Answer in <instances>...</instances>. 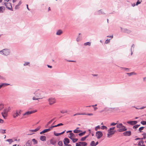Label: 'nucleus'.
Segmentation results:
<instances>
[{"instance_id":"nucleus-9","label":"nucleus","mask_w":146,"mask_h":146,"mask_svg":"<svg viewBox=\"0 0 146 146\" xmlns=\"http://www.w3.org/2000/svg\"><path fill=\"white\" fill-rule=\"evenodd\" d=\"M127 123L130 125H133L137 124V121H127Z\"/></svg>"},{"instance_id":"nucleus-45","label":"nucleus","mask_w":146,"mask_h":146,"mask_svg":"<svg viewBox=\"0 0 146 146\" xmlns=\"http://www.w3.org/2000/svg\"><path fill=\"white\" fill-rule=\"evenodd\" d=\"M72 140L73 143H75L78 141V139L77 138L76 139L75 138H74L73 139H72Z\"/></svg>"},{"instance_id":"nucleus-64","label":"nucleus","mask_w":146,"mask_h":146,"mask_svg":"<svg viewBox=\"0 0 146 146\" xmlns=\"http://www.w3.org/2000/svg\"><path fill=\"white\" fill-rule=\"evenodd\" d=\"M64 146H71V145L70 144H64Z\"/></svg>"},{"instance_id":"nucleus-12","label":"nucleus","mask_w":146,"mask_h":146,"mask_svg":"<svg viewBox=\"0 0 146 146\" xmlns=\"http://www.w3.org/2000/svg\"><path fill=\"white\" fill-rule=\"evenodd\" d=\"M68 137L71 140L72 139L75 138L76 137L75 135L73 133H70L69 134Z\"/></svg>"},{"instance_id":"nucleus-41","label":"nucleus","mask_w":146,"mask_h":146,"mask_svg":"<svg viewBox=\"0 0 146 146\" xmlns=\"http://www.w3.org/2000/svg\"><path fill=\"white\" fill-rule=\"evenodd\" d=\"M141 0H138L136 3V5H137L139 4H140L141 3Z\"/></svg>"},{"instance_id":"nucleus-32","label":"nucleus","mask_w":146,"mask_h":146,"mask_svg":"<svg viewBox=\"0 0 146 146\" xmlns=\"http://www.w3.org/2000/svg\"><path fill=\"white\" fill-rule=\"evenodd\" d=\"M32 112H31V111H28L26 112L25 113H24L23 114V115L24 116L26 115H29L31 114H32Z\"/></svg>"},{"instance_id":"nucleus-40","label":"nucleus","mask_w":146,"mask_h":146,"mask_svg":"<svg viewBox=\"0 0 146 146\" xmlns=\"http://www.w3.org/2000/svg\"><path fill=\"white\" fill-rule=\"evenodd\" d=\"M32 141L35 144H36L37 143V141L35 139H33Z\"/></svg>"},{"instance_id":"nucleus-56","label":"nucleus","mask_w":146,"mask_h":146,"mask_svg":"<svg viewBox=\"0 0 146 146\" xmlns=\"http://www.w3.org/2000/svg\"><path fill=\"white\" fill-rule=\"evenodd\" d=\"M85 114H83V115H93V114L92 113H85Z\"/></svg>"},{"instance_id":"nucleus-1","label":"nucleus","mask_w":146,"mask_h":146,"mask_svg":"<svg viewBox=\"0 0 146 146\" xmlns=\"http://www.w3.org/2000/svg\"><path fill=\"white\" fill-rule=\"evenodd\" d=\"M35 96L39 99H42L45 97V92L40 89L36 90L34 93Z\"/></svg>"},{"instance_id":"nucleus-35","label":"nucleus","mask_w":146,"mask_h":146,"mask_svg":"<svg viewBox=\"0 0 146 146\" xmlns=\"http://www.w3.org/2000/svg\"><path fill=\"white\" fill-rule=\"evenodd\" d=\"M91 42H87L84 43V46H90L91 45Z\"/></svg>"},{"instance_id":"nucleus-63","label":"nucleus","mask_w":146,"mask_h":146,"mask_svg":"<svg viewBox=\"0 0 146 146\" xmlns=\"http://www.w3.org/2000/svg\"><path fill=\"white\" fill-rule=\"evenodd\" d=\"M37 111V110H33V111H31V112H32V113H35V112H36Z\"/></svg>"},{"instance_id":"nucleus-34","label":"nucleus","mask_w":146,"mask_h":146,"mask_svg":"<svg viewBox=\"0 0 146 146\" xmlns=\"http://www.w3.org/2000/svg\"><path fill=\"white\" fill-rule=\"evenodd\" d=\"M55 119V118H53V119H51L50 121H49L47 123L46 125L45 126L46 127H47V126L50 124Z\"/></svg>"},{"instance_id":"nucleus-10","label":"nucleus","mask_w":146,"mask_h":146,"mask_svg":"<svg viewBox=\"0 0 146 146\" xmlns=\"http://www.w3.org/2000/svg\"><path fill=\"white\" fill-rule=\"evenodd\" d=\"M123 134L125 136H130L131 134V132L130 131H126L124 132Z\"/></svg>"},{"instance_id":"nucleus-42","label":"nucleus","mask_w":146,"mask_h":146,"mask_svg":"<svg viewBox=\"0 0 146 146\" xmlns=\"http://www.w3.org/2000/svg\"><path fill=\"white\" fill-rule=\"evenodd\" d=\"M142 135H143V138H141V139H145L146 138V133H144Z\"/></svg>"},{"instance_id":"nucleus-25","label":"nucleus","mask_w":146,"mask_h":146,"mask_svg":"<svg viewBox=\"0 0 146 146\" xmlns=\"http://www.w3.org/2000/svg\"><path fill=\"white\" fill-rule=\"evenodd\" d=\"M9 109H5L4 110L3 113V114H7V112L9 111Z\"/></svg>"},{"instance_id":"nucleus-20","label":"nucleus","mask_w":146,"mask_h":146,"mask_svg":"<svg viewBox=\"0 0 146 146\" xmlns=\"http://www.w3.org/2000/svg\"><path fill=\"white\" fill-rule=\"evenodd\" d=\"M62 33V31L61 30H59L57 31L56 34L57 35H60Z\"/></svg>"},{"instance_id":"nucleus-49","label":"nucleus","mask_w":146,"mask_h":146,"mask_svg":"<svg viewBox=\"0 0 146 146\" xmlns=\"http://www.w3.org/2000/svg\"><path fill=\"white\" fill-rule=\"evenodd\" d=\"M54 134L56 136H58L60 135V133H57L55 132V131L54 132Z\"/></svg>"},{"instance_id":"nucleus-55","label":"nucleus","mask_w":146,"mask_h":146,"mask_svg":"<svg viewBox=\"0 0 146 146\" xmlns=\"http://www.w3.org/2000/svg\"><path fill=\"white\" fill-rule=\"evenodd\" d=\"M117 124V123H115L113 122V123H111L110 124V125L111 126H114V125H115Z\"/></svg>"},{"instance_id":"nucleus-22","label":"nucleus","mask_w":146,"mask_h":146,"mask_svg":"<svg viewBox=\"0 0 146 146\" xmlns=\"http://www.w3.org/2000/svg\"><path fill=\"white\" fill-rule=\"evenodd\" d=\"M49 131V129H44V130H43V131H42L40 132V134H41L43 133H46V132H48Z\"/></svg>"},{"instance_id":"nucleus-54","label":"nucleus","mask_w":146,"mask_h":146,"mask_svg":"<svg viewBox=\"0 0 146 146\" xmlns=\"http://www.w3.org/2000/svg\"><path fill=\"white\" fill-rule=\"evenodd\" d=\"M82 114H85V113H77L75 114H74L73 115L74 116H75V115H81Z\"/></svg>"},{"instance_id":"nucleus-7","label":"nucleus","mask_w":146,"mask_h":146,"mask_svg":"<svg viewBox=\"0 0 146 146\" xmlns=\"http://www.w3.org/2000/svg\"><path fill=\"white\" fill-rule=\"evenodd\" d=\"M87 145V143L86 142H79L76 143V146H86Z\"/></svg>"},{"instance_id":"nucleus-2","label":"nucleus","mask_w":146,"mask_h":146,"mask_svg":"<svg viewBox=\"0 0 146 146\" xmlns=\"http://www.w3.org/2000/svg\"><path fill=\"white\" fill-rule=\"evenodd\" d=\"M3 55L5 56H7L10 54L11 51L10 49L8 48L3 49Z\"/></svg>"},{"instance_id":"nucleus-6","label":"nucleus","mask_w":146,"mask_h":146,"mask_svg":"<svg viewBox=\"0 0 146 146\" xmlns=\"http://www.w3.org/2000/svg\"><path fill=\"white\" fill-rule=\"evenodd\" d=\"M103 135V133L101 131H97L96 133V136L98 139H100Z\"/></svg>"},{"instance_id":"nucleus-24","label":"nucleus","mask_w":146,"mask_h":146,"mask_svg":"<svg viewBox=\"0 0 146 146\" xmlns=\"http://www.w3.org/2000/svg\"><path fill=\"white\" fill-rule=\"evenodd\" d=\"M22 2L21 1H20L18 3V4L16 5L15 9H18L19 8V6L21 5V4Z\"/></svg>"},{"instance_id":"nucleus-46","label":"nucleus","mask_w":146,"mask_h":146,"mask_svg":"<svg viewBox=\"0 0 146 146\" xmlns=\"http://www.w3.org/2000/svg\"><path fill=\"white\" fill-rule=\"evenodd\" d=\"M101 129H107V127L106 126H105L104 125H103V126H102V127H101Z\"/></svg>"},{"instance_id":"nucleus-4","label":"nucleus","mask_w":146,"mask_h":146,"mask_svg":"<svg viewBox=\"0 0 146 146\" xmlns=\"http://www.w3.org/2000/svg\"><path fill=\"white\" fill-rule=\"evenodd\" d=\"M48 101L49 105H51L55 103L56 100L54 98L51 97L48 99Z\"/></svg>"},{"instance_id":"nucleus-57","label":"nucleus","mask_w":146,"mask_h":146,"mask_svg":"<svg viewBox=\"0 0 146 146\" xmlns=\"http://www.w3.org/2000/svg\"><path fill=\"white\" fill-rule=\"evenodd\" d=\"M85 138V137H84L82 138L81 139V140L82 141H85L86 139Z\"/></svg>"},{"instance_id":"nucleus-62","label":"nucleus","mask_w":146,"mask_h":146,"mask_svg":"<svg viewBox=\"0 0 146 146\" xmlns=\"http://www.w3.org/2000/svg\"><path fill=\"white\" fill-rule=\"evenodd\" d=\"M143 80L144 82H146V76L143 78Z\"/></svg>"},{"instance_id":"nucleus-39","label":"nucleus","mask_w":146,"mask_h":146,"mask_svg":"<svg viewBox=\"0 0 146 146\" xmlns=\"http://www.w3.org/2000/svg\"><path fill=\"white\" fill-rule=\"evenodd\" d=\"M5 130L2 129H0V133L4 134L5 133Z\"/></svg>"},{"instance_id":"nucleus-33","label":"nucleus","mask_w":146,"mask_h":146,"mask_svg":"<svg viewBox=\"0 0 146 146\" xmlns=\"http://www.w3.org/2000/svg\"><path fill=\"white\" fill-rule=\"evenodd\" d=\"M6 141H8L9 142V144H11L13 142V141L12 139H7Z\"/></svg>"},{"instance_id":"nucleus-21","label":"nucleus","mask_w":146,"mask_h":146,"mask_svg":"<svg viewBox=\"0 0 146 146\" xmlns=\"http://www.w3.org/2000/svg\"><path fill=\"white\" fill-rule=\"evenodd\" d=\"M32 144L31 141L29 140L28 141L27 143H26L25 145L26 146H31V145Z\"/></svg>"},{"instance_id":"nucleus-27","label":"nucleus","mask_w":146,"mask_h":146,"mask_svg":"<svg viewBox=\"0 0 146 146\" xmlns=\"http://www.w3.org/2000/svg\"><path fill=\"white\" fill-rule=\"evenodd\" d=\"M127 75L128 76H131V75H137V74L136 73H135V72H130V73H127Z\"/></svg>"},{"instance_id":"nucleus-28","label":"nucleus","mask_w":146,"mask_h":146,"mask_svg":"<svg viewBox=\"0 0 146 146\" xmlns=\"http://www.w3.org/2000/svg\"><path fill=\"white\" fill-rule=\"evenodd\" d=\"M4 7L3 6L0 7V13H2L3 12L4 10Z\"/></svg>"},{"instance_id":"nucleus-8","label":"nucleus","mask_w":146,"mask_h":146,"mask_svg":"<svg viewBox=\"0 0 146 146\" xmlns=\"http://www.w3.org/2000/svg\"><path fill=\"white\" fill-rule=\"evenodd\" d=\"M108 133L107 134V137H110V135H112L114 134L115 131H108Z\"/></svg>"},{"instance_id":"nucleus-11","label":"nucleus","mask_w":146,"mask_h":146,"mask_svg":"<svg viewBox=\"0 0 146 146\" xmlns=\"http://www.w3.org/2000/svg\"><path fill=\"white\" fill-rule=\"evenodd\" d=\"M121 31L123 32L126 33H129L131 32V31L126 29H123L121 27Z\"/></svg>"},{"instance_id":"nucleus-59","label":"nucleus","mask_w":146,"mask_h":146,"mask_svg":"<svg viewBox=\"0 0 146 146\" xmlns=\"http://www.w3.org/2000/svg\"><path fill=\"white\" fill-rule=\"evenodd\" d=\"M3 49L1 50H0V54H1L3 55Z\"/></svg>"},{"instance_id":"nucleus-37","label":"nucleus","mask_w":146,"mask_h":146,"mask_svg":"<svg viewBox=\"0 0 146 146\" xmlns=\"http://www.w3.org/2000/svg\"><path fill=\"white\" fill-rule=\"evenodd\" d=\"M23 66H30V62H25L23 64Z\"/></svg>"},{"instance_id":"nucleus-17","label":"nucleus","mask_w":146,"mask_h":146,"mask_svg":"<svg viewBox=\"0 0 146 146\" xmlns=\"http://www.w3.org/2000/svg\"><path fill=\"white\" fill-rule=\"evenodd\" d=\"M41 128V127L40 126H38L36 129L34 130H30V131L31 132L33 133L34 132H36L39 130Z\"/></svg>"},{"instance_id":"nucleus-47","label":"nucleus","mask_w":146,"mask_h":146,"mask_svg":"<svg viewBox=\"0 0 146 146\" xmlns=\"http://www.w3.org/2000/svg\"><path fill=\"white\" fill-rule=\"evenodd\" d=\"M58 144L60 146H62L63 144L62 141H59L58 143Z\"/></svg>"},{"instance_id":"nucleus-58","label":"nucleus","mask_w":146,"mask_h":146,"mask_svg":"<svg viewBox=\"0 0 146 146\" xmlns=\"http://www.w3.org/2000/svg\"><path fill=\"white\" fill-rule=\"evenodd\" d=\"M33 100H38V99H39V98H36L35 97V96H34L33 98Z\"/></svg>"},{"instance_id":"nucleus-18","label":"nucleus","mask_w":146,"mask_h":146,"mask_svg":"<svg viewBox=\"0 0 146 146\" xmlns=\"http://www.w3.org/2000/svg\"><path fill=\"white\" fill-rule=\"evenodd\" d=\"M97 14L98 15H101L102 14H105V13L102 10H100L97 11Z\"/></svg>"},{"instance_id":"nucleus-44","label":"nucleus","mask_w":146,"mask_h":146,"mask_svg":"<svg viewBox=\"0 0 146 146\" xmlns=\"http://www.w3.org/2000/svg\"><path fill=\"white\" fill-rule=\"evenodd\" d=\"M60 112L61 113H66L67 112V110H61L60 111Z\"/></svg>"},{"instance_id":"nucleus-16","label":"nucleus","mask_w":146,"mask_h":146,"mask_svg":"<svg viewBox=\"0 0 146 146\" xmlns=\"http://www.w3.org/2000/svg\"><path fill=\"white\" fill-rule=\"evenodd\" d=\"M81 35V34L79 33L78 34V35L76 38V41L78 42L82 40V37L80 35Z\"/></svg>"},{"instance_id":"nucleus-38","label":"nucleus","mask_w":146,"mask_h":146,"mask_svg":"<svg viewBox=\"0 0 146 146\" xmlns=\"http://www.w3.org/2000/svg\"><path fill=\"white\" fill-rule=\"evenodd\" d=\"M86 133V131H84L78 134V135L79 136H82L84 135Z\"/></svg>"},{"instance_id":"nucleus-31","label":"nucleus","mask_w":146,"mask_h":146,"mask_svg":"<svg viewBox=\"0 0 146 146\" xmlns=\"http://www.w3.org/2000/svg\"><path fill=\"white\" fill-rule=\"evenodd\" d=\"M82 131L80 130H78L77 129H76L74 130L73 131L75 133H79L81 132Z\"/></svg>"},{"instance_id":"nucleus-19","label":"nucleus","mask_w":146,"mask_h":146,"mask_svg":"<svg viewBox=\"0 0 146 146\" xmlns=\"http://www.w3.org/2000/svg\"><path fill=\"white\" fill-rule=\"evenodd\" d=\"M40 139L42 141H46V137L45 136H41L40 137Z\"/></svg>"},{"instance_id":"nucleus-36","label":"nucleus","mask_w":146,"mask_h":146,"mask_svg":"<svg viewBox=\"0 0 146 146\" xmlns=\"http://www.w3.org/2000/svg\"><path fill=\"white\" fill-rule=\"evenodd\" d=\"M91 146H96L95 143L94 141H92L90 143Z\"/></svg>"},{"instance_id":"nucleus-60","label":"nucleus","mask_w":146,"mask_h":146,"mask_svg":"<svg viewBox=\"0 0 146 146\" xmlns=\"http://www.w3.org/2000/svg\"><path fill=\"white\" fill-rule=\"evenodd\" d=\"M138 128L137 125H135L133 127V128L134 129H136Z\"/></svg>"},{"instance_id":"nucleus-23","label":"nucleus","mask_w":146,"mask_h":146,"mask_svg":"<svg viewBox=\"0 0 146 146\" xmlns=\"http://www.w3.org/2000/svg\"><path fill=\"white\" fill-rule=\"evenodd\" d=\"M144 141H140L138 143L139 146H145V145H143Z\"/></svg>"},{"instance_id":"nucleus-29","label":"nucleus","mask_w":146,"mask_h":146,"mask_svg":"<svg viewBox=\"0 0 146 146\" xmlns=\"http://www.w3.org/2000/svg\"><path fill=\"white\" fill-rule=\"evenodd\" d=\"M135 47V45L134 44H133L131 46V55H132L133 54L132 49H133V50Z\"/></svg>"},{"instance_id":"nucleus-53","label":"nucleus","mask_w":146,"mask_h":146,"mask_svg":"<svg viewBox=\"0 0 146 146\" xmlns=\"http://www.w3.org/2000/svg\"><path fill=\"white\" fill-rule=\"evenodd\" d=\"M110 42V39H109V40L107 39L106 40L105 43L106 44H107L109 43Z\"/></svg>"},{"instance_id":"nucleus-13","label":"nucleus","mask_w":146,"mask_h":146,"mask_svg":"<svg viewBox=\"0 0 146 146\" xmlns=\"http://www.w3.org/2000/svg\"><path fill=\"white\" fill-rule=\"evenodd\" d=\"M127 130V129L126 128V127L124 126V127H121L120 129H118V131L119 132H121L126 131Z\"/></svg>"},{"instance_id":"nucleus-48","label":"nucleus","mask_w":146,"mask_h":146,"mask_svg":"<svg viewBox=\"0 0 146 146\" xmlns=\"http://www.w3.org/2000/svg\"><path fill=\"white\" fill-rule=\"evenodd\" d=\"M144 127H140L139 129V132H141V131L144 129Z\"/></svg>"},{"instance_id":"nucleus-43","label":"nucleus","mask_w":146,"mask_h":146,"mask_svg":"<svg viewBox=\"0 0 146 146\" xmlns=\"http://www.w3.org/2000/svg\"><path fill=\"white\" fill-rule=\"evenodd\" d=\"M55 142H54L53 141V139H51L50 140V143L52 145H54L55 143Z\"/></svg>"},{"instance_id":"nucleus-51","label":"nucleus","mask_w":146,"mask_h":146,"mask_svg":"<svg viewBox=\"0 0 146 146\" xmlns=\"http://www.w3.org/2000/svg\"><path fill=\"white\" fill-rule=\"evenodd\" d=\"M100 128V126L99 125H98L95 127V131H97L98 130V129H99Z\"/></svg>"},{"instance_id":"nucleus-14","label":"nucleus","mask_w":146,"mask_h":146,"mask_svg":"<svg viewBox=\"0 0 146 146\" xmlns=\"http://www.w3.org/2000/svg\"><path fill=\"white\" fill-rule=\"evenodd\" d=\"M63 142L64 144H68L70 142L69 139L67 138H65L64 139Z\"/></svg>"},{"instance_id":"nucleus-30","label":"nucleus","mask_w":146,"mask_h":146,"mask_svg":"<svg viewBox=\"0 0 146 146\" xmlns=\"http://www.w3.org/2000/svg\"><path fill=\"white\" fill-rule=\"evenodd\" d=\"M135 47V45L134 44H133L131 46V55H132L133 54L132 49H133V50Z\"/></svg>"},{"instance_id":"nucleus-50","label":"nucleus","mask_w":146,"mask_h":146,"mask_svg":"<svg viewBox=\"0 0 146 146\" xmlns=\"http://www.w3.org/2000/svg\"><path fill=\"white\" fill-rule=\"evenodd\" d=\"M141 123L143 125H146V121H142L141 122Z\"/></svg>"},{"instance_id":"nucleus-61","label":"nucleus","mask_w":146,"mask_h":146,"mask_svg":"<svg viewBox=\"0 0 146 146\" xmlns=\"http://www.w3.org/2000/svg\"><path fill=\"white\" fill-rule=\"evenodd\" d=\"M63 125V124H62V123H59V124H57V126L58 127V126H60Z\"/></svg>"},{"instance_id":"nucleus-5","label":"nucleus","mask_w":146,"mask_h":146,"mask_svg":"<svg viewBox=\"0 0 146 146\" xmlns=\"http://www.w3.org/2000/svg\"><path fill=\"white\" fill-rule=\"evenodd\" d=\"M21 110H16V113H15L13 115V117L14 118H16L18 116L20 115L21 114Z\"/></svg>"},{"instance_id":"nucleus-3","label":"nucleus","mask_w":146,"mask_h":146,"mask_svg":"<svg viewBox=\"0 0 146 146\" xmlns=\"http://www.w3.org/2000/svg\"><path fill=\"white\" fill-rule=\"evenodd\" d=\"M5 6L8 9L13 11L12 7L11 4L10 3L6 2L4 3Z\"/></svg>"},{"instance_id":"nucleus-15","label":"nucleus","mask_w":146,"mask_h":146,"mask_svg":"<svg viewBox=\"0 0 146 146\" xmlns=\"http://www.w3.org/2000/svg\"><path fill=\"white\" fill-rule=\"evenodd\" d=\"M10 85L9 84L6 83H0V89L3 87H5L6 86Z\"/></svg>"},{"instance_id":"nucleus-26","label":"nucleus","mask_w":146,"mask_h":146,"mask_svg":"<svg viewBox=\"0 0 146 146\" xmlns=\"http://www.w3.org/2000/svg\"><path fill=\"white\" fill-rule=\"evenodd\" d=\"M116 127L117 128L120 129V128L122 127H124V126L123 125L122 123H120L119 124H117V125Z\"/></svg>"},{"instance_id":"nucleus-52","label":"nucleus","mask_w":146,"mask_h":146,"mask_svg":"<svg viewBox=\"0 0 146 146\" xmlns=\"http://www.w3.org/2000/svg\"><path fill=\"white\" fill-rule=\"evenodd\" d=\"M3 117H4V118H5V117H6L7 116V114H3V113H1Z\"/></svg>"}]
</instances>
